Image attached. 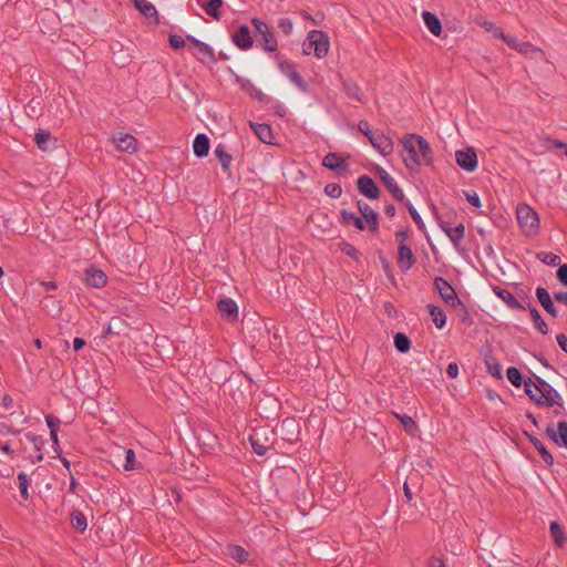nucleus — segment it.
Wrapping results in <instances>:
<instances>
[{
	"label": "nucleus",
	"mask_w": 567,
	"mask_h": 567,
	"mask_svg": "<svg viewBox=\"0 0 567 567\" xmlns=\"http://www.w3.org/2000/svg\"><path fill=\"white\" fill-rule=\"evenodd\" d=\"M519 227L527 236H535L539 230V218L537 213L526 204H519L516 209Z\"/></svg>",
	"instance_id": "obj_1"
},
{
	"label": "nucleus",
	"mask_w": 567,
	"mask_h": 567,
	"mask_svg": "<svg viewBox=\"0 0 567 567\" xmlns=\"http://www.w3.org/2000/svg\"><path fill=\"white\" fill-rule=\"evenodd\" d=\"M313 50L318 59H322L329 51V38L326 32L321 30H312L308 33L303 42V53L310 54Z\"/></svg>",
	"instance_id": "obj_2"
},
{
	"label": "nucleus",
	"mask_w": 567,
	"mask_h": 567,
	"mask_svg": "<svg viewBox=\"0 0 567 567\" xmlns=\"http://www.w3.org/2000/svg\"><path fill=\"white\" fill-rule=\"evenodd\" d=\"M434 288L437 290L440 297L449 305L450 307L456 309L461 308L464 312V319L467 318V310L462 302V300L457 297L455 289L451 286V284L442 277H436L434 279Z\"/></svg>",
	"instance_id": "obj_3"
},
{
	"label": "nucleus",
	"mask_w": 567,
	"mask_h": 567,
	"mask_svg": "<svg viewBox=\"0 0 567 567\" xmlns=\"http://www.w3.org/2000/svg\"><path fill=\"white\" fill-rule=\"evenodd\" d=\"M416 140V134H406L402 140L403 150L406 153L403 155V162L410 171H415L421 165V159L417 155Z\"/></svg>",
	"instance_id": "obj_4"
},
{
	"label": "nucleus",
	"mask_w": 567,
	"mask_h": 567,
	"mask_svg": "<svg viewBox=\"0 0 567 567\" xmlns=\"http://www.w3.org/2000/svg\"><path fill=\"white\" fill-rule=\"evenodd\" d=\"M251 22L256 28L258 34L260 35V39H258V41L262 43V48L268 52L276 51L277 40L272 32L270 31L268 24L258 18H254Z\"/></svg>",
	"instance_id": "obj_5"
},
{
	"label": "nucleus",
	"mask_w": 567,
	"mask_h": 567,
	"mask_svg": "<svg viewBox=\"0 0 567 567\" xmlns=\"http://www.w3.org/2000/svg\"><path fill=\"white\" fill-rule=\"evenodd\" d=\"M455 161L466 172H474L478 165L476 152L471 146L465 150H457L455 152Z\"/></svg>",
	"instance_id": "obj_6"
},
{
	"label": "nucleus",
	"mask_w": 567,
	"mask_h": 567,
	"mask_svg": "<svg viewBox=\"0 0 567 567\" xmlns=\"http://www.w3.org/2000/svg\"><path fill=\"white\" fill-rule=\"evenodd\" d=\"M525 393L526 395L533 401L535 402L537 405H540V406H553V405H559L561 406L563 405V399L560 395H555V396H550V398H543L540 395H536L533 391V386L536 388V383L533 382L532 379H528L526 380L525 382Z\"/></svg>",
	"instance_id": "obj_7"
},
{
	"label": "nucleus",
	"mask_w": 567,
	"mask_h": 567,
	"mask_svg": "<svg viewBox=\"0 0 567 567\" xmlns=\"http://www.w3.org/2000/svg\"><path fill=\"white\" fill-rule=\"evenodd\" d=\"M433 213L439 220L441 229L446 234V236L450 238L454 247H458L461 241L463 240L465 236V227L463 224H458L456 227L452 228L450 227L445 221L441 220L436 210V207L433 206Z\"/></svg>",
	"instance_id": "obj_8"
},
{
	"label": "nucleus",
	"mask_w": 567,
	"mask_h": 567,
	"mask_svg": "<svg viewBox=\"0 0 567 567\" xmlns=\"http://www.w3.org/2000/svg\"><path fill=\"white\" fill-rule=\"evenodd\" d=\"M378 175L384 185V187L391 193V195L399 202H404L405 196L403 190L399 187L394 178L382 167L377 166Z\"/></svg>",
	"instance_id": "obj_9"
},
{
	"label": "nucleus",
	"mask_w": 567,
	"mask_h": 567,
	"mask_svg": "<svg viewBox=\"0 0 567 567\" xmlns=\"http://www.w3.org/2000/svg\"><path fill=\"white\" fill-rule=\"evenodd\" d=\"M370 143L383 156L390 155L394 148L392 138L380 131H375V134L370 137Z\"/></svg>",
	"instance_id": "obj_10"
},
{
	"label": "nucleus",
	"mask_w": 567,
	"mask_h": 567,
	"mask_svg": "<svg viewBox=\"0 0 567 567\" xmlns=\"http://www.w3.org/2000/svg\"><path fill=\"white\" fill-rule=\"evenodd\" d=\"M186 40L196 49V59H198L202 62L216 61L214 50L208 44L189 34L186 35Z\"/></svg>",
	"instance_id": "obj_11"
},
{
	"label": "nucleus",
	"mask_w": 567,
	"mask_h": 567,
	"mask_svg": "<svg viewBox=\"0 0 567 567\" xmlns=\"http://www.w3.org/2000/svg\"><path fill=\"white\" fill-rule=\"evenodd\" d=\"M416 262V258L406 244L400 243L398 247V266L401 271L406 272L410 270Z\"/></svg>",
	"instance_id": "obj_12"
},
{
	"label": "nucleus",
	"mask_w": 567,
	"mask_h": 567,
	"mask_svg": "<svg viewBox=\"0 0 567 567\" xmlns=\"http://www.w3.org/2000/svg\"><path fill=\"white\" fill-rule=\"evenodd\" d=\"M357 187L360 194L370 199H377L380 196L377 183L368 175H362L358 178Z\"/></svg>",
	"instance_id": "obj_13"
},
{
	"label": "nucleus",
	"mask_w": 567,
	"mask_h": 567,
	"mask_svg": "<svg viewBox=\"0 0 567 567\" xmlns=\"http://www.w3.org/2000/svg\"><path fill=\"white\" fill-rule=\"evenodd\" d=\"M546 435L558 446H564L567 449V422L559 421L557 424V430L554 429L551 424H549L546 430Z\"/></svg>",
	"instance_id": "obj_14"
},
{
	"label": "nucleus",
	"mask_w": 567,
	"mask_h": 567,
	"mask_svg": "<svg viewBox=\"0 0 567 567\" xmlns=\"http://www.w3.org/2000/svg\"><path fill=\"white\" fill-rule=\"evenodd\" d=\"M279 69L302 92L308 91V84L303 81V79L298 73V71L296 70V66L292 63H290L288 61H284L279 64Z\"/></svg>",
	"instance_id": "obj_15"
},
{
	"label": "nucleus",
	"mask_w": 567,
	"mask_h": 567,
	"mask_svg": "<svg viewBox=\"0 0 567 567\" xmlns=\"http://www.w3.org/2000/svg\"><path fill=\"white\" fill-rule=\"evenodd\" d=\"M358 208L365 223L369 226V229L372 233H377L379 229V214L367 203L359 200Z\"/></svg>",
	"instance_id": "obj_16"
},
{
	"label": "nucleus",
	"mask_w": 567,
	"mask_h": 567,
	"mask_svg": "<svg viewBox=\"0 0 567 567\" xmlns=\"http://www.w3.org/2000/svg\"><path fill=\"white\" fill-rule=\"evenodd\" d=\"M115 147L120 152L134 153L137 151V140L127 133H120L113 138Z\"/></svg>",
	"instance_id": "obj_17"
},
{
	"label": "nucleus",
	"mask_w": 567,
	"mask_h": 567,
	"mask_svg": "<svg viewBox=\"0 0 567 567\" xmlns=\"http://www.w3.org/2000/svg\"><path fill=\"white\" fill-rule=\"evenodd\" d=\"M503 41L511 49H514L517 52L525 54V55H527L529 53H534V52L543 53V51L539 48H537L528 42H522V41L517 40L516 38L507 35V34L504 37Z\"/></svg>",
	"instance_id": "obj_18"
},
{
	"label": "nucleus",
	"mask_w": 567,
	"mask_h": 567,
	"mask_svg": "<svg viewBox=\"0 0 567 567\" xmlns=\"http://www.w3.org/2000/svg\"><path fill=\"white\" fill-rule=\"evenodd\" d=\"M493 292L502 299L508 308L515 310H526V307L518 301V299L508 290L501 288L499 286L493 287Z\"/></svg>",
	"instance_id": "obj_19"
},
{
	"label": "nucleus",
	"mask_w": 567,
	"mask_h": 567,
	"mask_svg": "<svg viewBox=\"0 0 567 567\" xmlns=\"http://www.w3.org/2000/svg\"><path fill=\"white\" fill-rule=\"evenodd\" d=\"M231 40L241 50H248L252 45L250 30L245 24L238 28V30L231 35Z\"/></svg>",
	"instance_id": "obj_20"
},
{
	"label": "nucleus",
	"mask_w": 567,
	"mask_h": 567,
	"mask_svg": "<svg viewBox=\"0 0 567 567\" xmlns=\"http://www.w3.org/2000/svg\"><path fill=\"white\" fill-rule=\"evenodd\" d=\"M218 311L223 317L228 319L229 321H235L238 318V307L237 303L230 298L220 299L217 302Z\"/></svg>",
	"instance_id": "obj_21"
},
{
	"label": "nucleus",
	"mask_w": 567,
	"mask_h": 567,
	"mask_svg": "<svg viewBox=\"0 0 567 567\" xmlns=\"http://www.w3.org/2000/svg\"><path fill=\"white\" fill-rule=\"evenodd\" d=\"M135 8L148 20H151L152 23L158 24V12L153 3H151L147 0H132Z\"/></svg>",
	"instance_id": "obj_22"
},
{
	"label": "nucleus",
	"mask_w": 567,
	"mask_h": 567,
	"mask_svg": "<svg viewBox=\"0 0 567 567\" xmlns=\"http://www.w3.org/2000/svg\"><path fill=\"white\" fill-rule=\"evenodd\" d=\"M85 281L94 288H102L107 282V277L101 269L90 267L85 270Z\"/></svg>",
	"instance_id": "obj_23"
},
{
	"label": "nucleus",
	"mask_w": 567,
	"mask_h": 567,
	"mask_svg": "<svg viewBox=\"0 0 567 567\" xmlns=\"http://www.w3.org/2000/svg\"><path fill=\"white\" fill-rule=\"evenodd\" d=\"M322 165L333 172L347 171L348 163L338 153H328L322 161Z\"/></svg>",
	"instance_id": "obj_24"
},
{
	"label": "nucleus",
	"mask_w": 567,
	"mask_h": 567,
	"mask_svg": "<svg viewBox=\"0 0 567 567\" xmlns=\"http://www.w3.org/2000/svg\"><path fill=\"white\" fill-rule=\"evenodd\" d=\"M536 297L546 312H548L553 318L558 317V311L550 298L549 292L545 288H536Z\"/></svg>",
	"instance_id": "obj_25"
},
{
	"label": "nucleus",
	"mask_w": 567,
	"mask_h": 567,
	"mask_svg": "<svg viewBox=\"0 0 567 567\" xmlns=\"http://www.w3.org/2000/svg\"><path fill=\"white\" fill-rule=\"evenodd\" d=\"M525 435L527 436L528 441L533 444V446L538 451V453L540 454L543 461L548 466H553V464H554V456L546 449L544 443L539 439H537L535 435L528 434L527 432H525Z\"/></svg>",
	"instance_id": "obj_26"
},
{
	"label": "nucleus",
	"mask_w": 567,
	"mask_h": 567,
	"mask_svg": "<svg viewBox=\"0 0 567 567\" xmlns=\"http://www.w3.org/2000/svg\"><path fill=\"white\" fill-rule=\"evenodd\" d=\"M126 328L127 324L125 320H123L120 317L112 318L103 332V338L106 339L114 334L120 336L122 333H125Z\"/></svg>",
	"instance_id": "obj_27"
},
{
	"label": "nucleus",
	"mask_w": 567,
	"mask_h": 567,
	"mask_svg": "<svg viewBox=\"0 0 567 567\" xmlns=\"http://www.w3.org/2000/svg\"><path fill=\"white\" fill-rule=\"evenodd\" d=\"M422 18L429 31L435 35L440 37L442 33V23L436 14L430 11H423Z\"/></svg>",
	"instance_id": "obj_28"
},
{
	"label": "nucleus",
	"mask_w": 567,
	"mask_h": 567,
	"mask_svg": "<svg viewBox=\"0 0 567 567\" xmlns=\"http://www.w3.org/2000/svg\"><path fill=\"white\" fill-rule=\"evenodd\" d=\"M193 150L197 157L202 158L208 155L209 152V138L206 134H198L194 138Z\"/></svg>",
	"instance_id": "obj_29"
},
{
	"label": "nucleus",
	"mask_w": 567,
	"mask_h": 567,
	"mask_svg": "<svg viewBox=\"0 0 567 567\" xmlns=\"http://www.w3.org/2000/svg\"><path fill=\"white\" fill-rule=\"evenodd\" d=\"M250 126L261 142L272 144L274 135L270 125L266 123H250Z\"/></svg>",
	"instance_id": "obj_30"
},
{
	"label": "nucleus",
	"mask_w": 567,
	"mask_h": 567,
	"mask_svg": "<svg viewBox=\"0 0 567 567\" xmlns=\"http://www.w3.org/2000/svg\"><path fill=\"white\" fill-rule=\"evenodd\" d=\"M214 154L218 158L223 171L228 173L230 171L233 156L227 152L226 146L218 144L214 150Z\"/></svg>",
	"instance_id": "obj_31"
},
{
	"label": "nucleus",
	"mask_w": 567,
	"mask_h": 567,
	"mask_svg": "<svg viewBox=\"0 0 567 567\" xmlns=\"http://www.w3.org/2000/svg\"><path fill=\"white\" fill-rule=\"evenodd\" d=\"M417 154L420 153L421 164L430 165L432 163V150L429 142L422 136L417 135Z\"/></svg>",
	"instance_id": "obj_32"
},
{
	"label": "nucleus",
	"mask_w": 567,
	"mask_h": 567,
	"mask_svg": "<svg viewBox=\"0 0 567 567\" xmlns=\"http://www.w3.org/2000/svg\"><path fill=\"white\" fill-rule=\"evenodd\" d=\"M340 220L343 225H353L358 230H364L365 228L363 220L359 216L346 209L340 212Z\"/></svg>",
	"instance_id": "obj_33"
},
{
	"label": "nucleus",
	"mask_w": 567,
	"mask_h": 567,
	"mask_svg": "<svg viewBox=\"0 0 567 567\" xmlns=\"http://www.w3.org/2000/svg\"><path fill=\"white\" fill-rule=\"evenodd\" d=\"M343 90H344L346 95L348 96V99H350L352 101H355V102H359V103H363L364 94H363V92L361 91L360 86L357 83L344 82L343 83Z\"/></svg>",
	"instance_id": "obj_34"
},
{
	"label": "nucleus",
	"mask_w": 567,
	"mask_h": 567,
	"mask_svg": "<svg viewBox=\"0 0 567 567\" xmlns=\"http://www.w3.org/2000/svg\"><path fill=\"white\" fill-rule=\"evenodd\" d=\"M526 309L529 311L530 318L534 322L535 328L542 333L547 334L548 333V327L544 319L542 318L539 311L532 305H527Z\"/></svg>",
	"instance_id": "obj_35"
},
{
	"label": "nucleus",
	"mask_w": 567,
	"mask_h": 567,
	"mask_svg": "<svg viewBox=\"0 0 567 567\" xmlns=\"http://www.w3.org/2000/svg\"><path fill=\"white\" fill-rule=\"evenodd\" d=\"M427 309L435 327L442 329L446 322V315L443 309L434 305H429Z\"/></svg>",
	"instance_id": "obj_36"
},
{
	"label": "nucleus",
	"mask_w": 567,
	"mask_h": 567,
	"mask_svg": "<svg viewBox=\"0 0 567 567\" xmlns=\"http://www.w3.org/2000/svg\"><path fill=\"white\" fill-rule=\"evenodd\" d=\"M550 535L553 537L554 543L558 547L561 548L565 545L566 537H565L564 529H563L561 525L556 520L550 523Z\"/></svg>",
	"instance_id": "obj_37"
},
{
	"label": "nucleus",
	"mask_w": 567,
	"mask_h": 567,
	"mask_svg": "<svg viewBox=\"0 0 567 567\" xmlns=\"http://www.w3.org/2000/svg\"><path fill=\"white\" fill-rule=\"evenodd\" d=\"M71 524L74 529H76L80 533H83L86 527V517L82 512L74 511L71 515Z\"/></svg>",
	"instance_id": "obj_38"
},
{
	"label": "nucleus",
	"mask_w": 567,
	"mask_h": 567,
	"mask_svg": "<svg viewBox=\"0 0 567 567\" xmlns=\"http://www.w3.org/2000/svg\"><path fill=\"white\" fill-rule=\"evenodd\" d=\"M228 555L240 564L247 561L249 556L248 551H246L245 548L239 545L229 546Z\"/></svg>",
	"instance_id": "obj_39"
},
{
	"label": "nucleus",
	"mask_w": 567,
	"mask_h": 567,
	"mask_svg": "<svg viewBox=\"0 0 567 567\" xmlns=\"http://www.w3.org/2000/svg\"><path fill=\"white\" fill-rule=\"evenodd\" d=\"M394 347L401 353H406L411 348V340L406 334L398 332L394 336Z\"/></svg>",
	"instance_id": "obj_40"
},
{
	"label": "nucleus",
	"mask_w": 567,
	"mask_h": 567,
	"mask_svg": "<svg viewBox=\"0 0 567 567\" xmlns=\"http://www.w3.org/2000/svg\"><path fill=\"white\" fill-rule=\"evenodd\" d=\"M538 385L536 389L540 392V396L550 398L555 395H560L549 383H547L544 379L537 377L536 378Z\"/></svg>",
	"instance_id": "obj_41"
},
{
	"label": "nucleus",
	"mask_w": 567,
	"mask_h": 567,
	"mask_svg": "<svg viewBox=\"0 0 567 567\" xmlns=\"http://www.w3.org/2000/svg\"><path fill=\"white\" fill-rule=\"evenodd\" d=\"M34 141L40 150L48 151L50 148V142L52 141V136L50 132L40 130L35 134Z\"/></svg>",
	"instance_id": "obj_42"
},
{
	"label": "nucleus",
	"mask_w": 567,
	"mask_h": 567,
	"mask_svg": "<svg viewBox=\"0 0 567 567\" xmlns=\"http://www.w3.org/2000/svg\"><path fill=\"white\" fill-rule=\"evenodd\" d=\"M223 3H224L223 0H209L204 6V10L212 18L219 20L220 19L219 8L223 6Z\"/></svg>",
	"instance_id": "obj_43"
},
{
	"label": "nucleus",
	"mask_w": 567,
	"mask_h": 567,
	"mask_svg": "<svg viewBox=\"0 0 567 567\" xmlns=\"http://www.w3.org/2000/svg\"><path fill=\"white\" fill-rule=\"evenodd\" d=\"M393 414L401 422L402 426L404 427V430L408 433L414 434L417 431V425L411 416H409L406 414L401 415L399 413H393Z\"/></svg>",
	"instance_id": "obj_44"
},
{
	"label": "nucleus",
	"mask_w": 567,
	"mask_h": 567,
	"mask_svg": "<svg viewBox=\"0 0 567 567\" xmlns=\"http://www.w3.org/2000/svg\"><path fill=\"white\" fill-rule=\"evenodd\" d=\"M506 375L508 381L516 388H519L524 382L522 372L515 367H509L506 371Z\"/></svg>",
	"instance_id": "obj_45"
},
{
	"label": "nucleus",
	"mask_w": 567,
	"mask_h": 567,
	"mask_svg": "<svg viewBox=\"0 0 567 567\" xmlns=\"http://www.w3.org/2000/svg\"><path fill=\"white\" fill-rule=\"evenodd\" d=\"M537 258L548 266H558L560 262V257L553 252L540 251L537 254Z\"/></svg>",
	"instance_id": "obj_46"
},
{
	"label": "nucleus",
	"mask_w": 567,
	"mask_h": 567,
	"mask_svg": "<svg viewBox=\"0 0 567 567\" xmlns=\"http://www.w3.org/2000/svg\"><path fill=\"white\" fill-rule=\"evenodd\" d=\"M25 437L33 443L34 445V449L35 451L39 452L38 456H37V461L40 462L43 460V455L41 454V450L44 445V440L41 437V436H38L35 434H32V433H27L25 434Z\"/></svg>",
	"instance_id": "obj_47"
},
{
	"label": "nucleus",
	"mask_w": 567,
	"mask_h": 567,
	"mask_svg": "<svg viewBox=\"0 0 567 567\" xmlns=\"http://www.w3.org/2000/svg\"><path fill=\"white\" fill-rule=\"evenodd\" d=\"M339 248L344 255H347L355 260L360 259L361 254L352 244L342 241L339 244Z\"/></svg>",
	"instance_id": "obj_48"
},
{
	"label": "nucleus",
	"mask_w": 567,
	"mask_h": 567,
	"mask_svg": "<svg viewBox=\"0 0 567 567\" xmlns=\"http://www.w3.org/2000/svg\"><path fill=\"white\" fill-rule=\"evenodd\" d=\"M141 467V464L135 460V453L133 450L128 449L125 452V471H133Z\"/></svg>",
	"instance_id": "obj_49"
},
{
	"label": "nucleus",
	"mask_w": 567,
	"mask_h": 567,
	"mask_svg": "<svg viewBox=\"0 0 567 567\" xmlns=\"http://www.w3.org/2000/svg\"><path fill=\"white\" fill-rule=\"evenodd\" d=\"M482 28L486 31L492 32L495 38L504 39L506 35L501 28H498L494 22L484 20L480 23Z\"/></svg>",
	"instance_id": "obj_50"
},
{
	"label": "nucleus",
	"mask_w": 567,
	"mask_h": 567,
	"mask_svg": "<svg viewBox=\"0 0 567 567\" xmlns=\"http://www.w3.org/2000/svg\"><path fill=\"white\" fill-rule=\"evenodd\" d=\"M18 481H19V489L21 497L27 501L29 498V480L28 475L25 473H19L18 474Z\"/></svg>",
	"instance_id": "obj_51"
},
{
	"label": "nucleus",
	"mask_w": 567,
	"mask_h": 567,
	"mask_svg": "<svg viewBox=\"0 0 567 567\" xmlns=\"http://www.w3.org/2000/svg\"><path fill=\"white\" fill-rule=\"evenodd\" d=\"M405 206L409 210V214L411 216V218L413 219V221L416 224L417 228L420 230H424L425 229V225L423 223V219L422 217L420 216V214L417 213V210L413 207V205L411 203H405Z\"/></svg>",
	"instance_id": "obj_52"
},
{
	"label": "nucleus",
	"mask_w": 567,
	"mask_h": 567,
	"mask_svg": "<svg viewBox=\"0 0 567 567\" xmlns=\"http://www.w3.org/2000/svg\"><path fill=\"white\" fill-rule=\"evenodd\" d=\"M324 193L331 198H339L342 194V188L338 183H330L326 185Z\"/></svg>",
	"instance_id": "obj_53"
},
{
	"label": "nucleus",
	"mask_w": 567,
	"mask_h": 567,
	"mask_svg": "<svg viewBox=\"0 0 567 567\" xmlns=\"http://www.w3.org/2000/svg\"><path fill=\"white\" fill-rule=\"evenodd\" d=\"M486 365H487V370H488V372H489L494 378L502 379V370H501V365H499V363L497 362V360H496V359L487 360V361H486Z\"/></svg>",
	"instance_id": "obj_54"
},
{
	"label": "nucleus",
	"mask_w": 567,
	"mask_h": 567,
	"mask_svg": "<svg viewBox=\"0 0 567 567\" xmlns=\"http://www.w3.org/2000/svg\"><path fill=\"white\" fill-rule=\"evenodd\" d=\"M545 143L548 144L547 150H553V148L564 150L565 155L567 157V143L559 141V140L551 138V137H546Z\"/></svg>",
	"instance_id": "obj_55"
},
{
	"label": "nucleus",
	"mask_w": 567,
	"mask_h": 567,
	"mask_svg": "<svg viewBox=\"0 0 567 567\" xmlns=\"http://www.w3.org/2000/svg\"><path fill=\"white\" fill-rule=\"evenodd\" d=\"M186 41L187 40H184L181 35H177V34H169V38H168V42H169L171 47L175 50L185 48Z\"/></svg>",
	"instance_id": "obj_56"
},
{
	"label": "nucleus",
	"mask_w": 567,
	"mask_h": 567,
	"mask_svg": "<svg viewBox=\"0 0 567 567\" xmlns=\"http://www.w3.org/2000/svg\"><path fill=\"white\" fill-rule=\"evenodd\" d=\"M45 421H47L48 427L50 429V433L59 431V426H60L61 422L56 416H54L52 414H48V415H45Z\"/></svg>",
	"instance_id": "obj_57"
},
{
	"label": "nucleus",
	"mask_w": 567,
	"mask_h": 567,
	"mask_svg": "<svg viewBox=\"0 0 567 567\" xmlns=\"http://www.w3.org/2000/svg\"><path fill=\"white\" fill-rule=\"evenodd\" d=\"M358 130L364 134L369 140L372 135L375 134V131H372L370 128V124L368 121L365 120H361L359 123H358Z\"/></svg>",
	"instance_id": "obj_58"
},
{
	"label": "nucleus",
	"mask_w": 567,
	"mask_h": 567,
	"mask_svg": "<svg viewBox=\"0 0 567 567\" xmlns=\"http://www.w3.org/2000/svg\"><path fill=\"white\" fill-rule=\"evenodd\" d=\"M250 443L254 452L257 455L264 456L267 453L268 449L265 445L260 444L258 441H256L254 437H250Z\"/></svg>",
	"instance_id": "obj_59"
},
{
	"label": "nucleus",
	"mask_w": 567,
	"mask_h": 567,
	"mask_svg": "<svg viewBox=\"0 0 567 567\" xmlns=\"http://www.w3.org/2000/svg\"><path fill=\"white\" fill-rule=\"evenodd\" d=\"M557 279L561 285L567 287V265L559 266L557 270Z\"/></svg>",
	"instance_id": "obj_60"
},
{
	"label": "nucleus",
	"mask_w": 567,
	"mask_h": 567,
	"mask_svg": "<svg viewBox=\"0 0 567 567\" xmlns=\"http://www.w3.org/2000/svg\"><path fill=\"white\" fill-rule=\"evenodd\" d=\"M20 430H14L11 425L0 422V435L19 434Z\"/></svg>",
	"instance_id": "obj_61"
},
{
	"label": "nucleus",
	"mask_w": 567,
	"mask_h": 567,
	"mask_svg": "<svg viewBox=\"0 0 567 567\" xmlns=\"http://www.w3.org/2000/svg\"><path fill=\"white\" fill-rule=\"evenodd\" d=\"M467 202L474 207H481V198L476 193H465Z\"/></svg>",
	"instance_id": "obj_62"
},
{
	"label": "nucleus",
	"mask_w": 567,
	"mask_h": 567,
	"mask_svg": "<svg viewBox=\"0 0 567 567\" xmlns=\"http://www.w3.org/2000/svg\"><path fill=\"white\" fill-rule=\"evenodd\" d=\"M446 373L451 379H455L458 375V364L456 362L449 363Z\"/></svg>",
	"instance_id": "obj_63"
},
{
	"label": "nucleus",
	"mask_w": 567,
	"mask_h": 567,
	"mask_svg": "<svg viewBox=\"0 0 567 567\" xmlns=\"http://www.w3.org/2000/svg\"><path fill=\"white\" fill-rule=\"evenodd\" d=\"M556 340L561 350L567 353V337L564 333H559L557 334Z\"/></svg>",
	"instance_id": "obj_64"
}]
</instances>
